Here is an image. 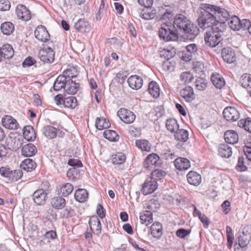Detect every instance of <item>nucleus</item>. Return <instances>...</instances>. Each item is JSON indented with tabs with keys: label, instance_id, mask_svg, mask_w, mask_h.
<instances>
[{
	"label": "nucleus",
	"instance_id": "obj_1",
	"mask_svg": "<svg viewBox=\"0 0 251 251\" xmlns=\"http://www.w3.org/2000/svg\"><path fill=\"white\" fill-rule=\"evenodd\" d=\"M173 26L177 34L182 33L189 40L194 39L199 33V29L197 25L183 14H177L175 16Z\"/></svg>",
	"mask_w": 251,
	"mask_h": 251
},
{
	"label": "nucleus",
	"instance_id": "obj_2",
	"mask_svg": "<svg viewBox=\"0 0 251 251\" xmlns=\"http://www.w3.org/2000/svg\"><path fill=\"white\" fill-rule=\"evenodd\" d=\"M203 11L201 12L198 19V24L200 27L202 29L211 27L214 25L219 22L216 19V16L214 15L213 5L204 4L203 5Z\"/></svg>",
	"mask_w": 251,
	"mask_h": 251
},
{
	"label": "nucleus",
	"instance_id": "obj_3",
	"mask_svg": "<svg viewBox=\"0 0 251 251\" xmlns=\"http://www.w3.org/2000/svg\"><path fill=\"white\" fill-rule=\"evenodd\" d=\"M226 28V24L222 22H218L214 25L210 29L206 32L204 34V41L209 42L210 45H214L213 38L214 37L218 42L223 40V32Z\"/></svg>",
	"mask_w": 251,
	"mask_h": 251
},
{
	"label": "nucleus",
	"instance_id": "obj_4",
	"mask_svg": "<svg viewBox=\"0 0 251 251\" xmlns=\"http://www.w3.org/2000/svg\"><path fill=\"white\" fill-rule=\"evenodd\" d=\"M172 25L165 23L162 24L159 30V36L160 39L165 41H176L178 39L176 31L172 29Z\"/></svg>",
	"mask_w": 251,
	"mask_h": 251
},
{
	"label": "nucleus",
	"instance_id": "obj_5",
	"mask_svg": "<svg viewBox=\"0 0 251 251\" xmlns=\"http://www.w3.org/2000/svg\"><path fill=\"white\" fill-rule=\"evenodd\" d=\"M51 43H49L47 46L44 47V49L40 50L38 52V56L40 60L45 63H50L54 60L55 52L50 44Z\"/></svg>",
	"mask_w": 251,
	"mask_h": 251
},
{
	"label": "nucleus",
	"instance_id": "obj_6",
	"mask_svg": "<svg viewBox=\"0 0 251 251\" xmlns=\"http://www.w3.org/2000/svg\"><path fill=\"white\" fill-rule=\"evenodd\" d=\"M117 115L122 121L127 124L133 123L135 119V115L133 112L126 108L119 110Z\"/></svg>",
	"mask_w": 251,
	"mask_h": 251
},
{
	"label": "nucleus",
	"instance_id": "obj_7",
	"mask_svg": "<svg viewBox=\"0 0 251 251\" xmlns=\"http://www.w3.org/2000/svg\"><path fill=\"white\" fill-rule=\"evenodd\" d=\"M161 161L159 156L154 153L149 155L144 162V167L148 170H151L153 166H160Z\"/></svg>",
	"mask_w": 251,
	"mask_h": 251
},
{
	"label": "nucleus",
	"instance_id": "obj_8",
	"mask_svg": "<svg viewBox=\"0 0 251 251\" xmlns=\"http://www.w3.org/2000/svg\"><path fill=\"white\" fill-rule=\"evenodd\" d=\"M157 181L152 178L147 179L143 184L141 192L144 195H147L154 192L157 188Z\"/></svg>",
	"mask_w": 251,
	"mask_h": 251
},
{
	"label": "nucleus",
	"instance_id": "obj_9",
	"mask_svg": "<svg viewBox=\"0 0 251 251\" xmlns=\"http://www.w3.org/2000/svg\"><path fill=\"white\" fill-rule=\"evenodd\" d=\"M223 114L226 120L229 122L236 121L240 117L238 111L233 107H227L225 108Z\"/></svg>",
	"mask_w": 251,
	"mask_h": 251
},
{
	"label": "nucleus",
	"instance_id": "obj_10",
	"mask_svg": "<svg viewBox=\"0 0 251 251\" xmlns=\"http://www.w3.org/2000/svg\"><path fill=\"white\" fill-rule=\"evenodd\" d=\"M213 8L214 9L213 13L216 16V19L218 20L219 22H224L226 24V21H227L229 18V12L224 8H221L213 5Z\"/></svg>",
	"mask_w": 251,
	"mask_h": 251
},
{
	"label": "nucleus",
	"instance_id": "obj_11",
	"mask_svg": "<svg viewBox=\"0 0 251 251\" xmlns=\"http://www.w3.org/2000/svg\"><path fill=\"white\" fill-rule=\"evenodd\" d=\"M34 35L36 39L43 42H47L50 39V34L46 27L40 25L38 26L34 31Z\"/></svg>",
	"mask_w": 251,
	"mask_h": 251
},
{
	"label": "nucleus",
	"instance_id": "obj_12",
	"mask_svg": "<svg viewBox=\"0 0 251 251\" xmlns=\"http://www.w3.org/2000/svg\"><path fill=\"white\" fill-rule=\"evenodd\" d=\"M16 12L18 18L23 21H27L31 18L30 11L24 5H18L16 7Z\"/></svg>",
	"mask_w": 251,
	"mask_h": 251
},
{
	"label": "nucleus",
	"instance_id": "obj_13",
	"mask_svg": "<svg viewBox=\"0 0 251 251\" xmlns=\"http://www.w3.org/2000/svg\"><path fill=\"white\" fill-rule=\"evenodd\" d=\"M180 95L187 102H192L196 98L193 88L189 86H186L180 91Z\"/></svg>",
	"mask_w": 251,
	"mask_h": 251
},
{
	"label": "nucleus",
	"instance_id": "obj_14",
	"mask_svg": "<svg viewBox=\"0 0 251 251\" xmlns=\"http://www.w3.org/2000/svg\"><path fill=\"white\" fill-rule=\"evenodd\" d=\"M47 195V193L43 189L36 190L32 195L34 203L39 205L44 204L46 202Z\"/></svg>",
	"mask_w": 251,
	"mask_h": 251
},
{
	"label": "nucleus",
	"instance_id": "obj_15",
	"mask_svg": "<svg viewBox=\"0 0 251 251\" xmlns=\"http://www.w3.org/2000/svg\"><path fill=\"white\" fill-rule=\"evenodd\" d=\"M22 141L23 140L19 137L9 136V138L6 139L8 150L11 149L13 151H17L21 147Z\"/></svg>",
	"mask_w": 251,
	"mask_h": 251
},
{
	"label": "nucleus",
	"instance_id": "obj_16",
	"mask_svg": "<svg viewBox=\"0 0 251 251\" xmlns=\"http://www.w3.org/2000/svg\"><path fill=\"white\" fill-rule=\"evenodd\" d=\"M129 86L135 90L139 89L143 85V80L142 77L137 75L130 76L127 79Z\"/></svg>",
	"mask_w": 251,
	"mask_h": 251
},
{
	"label": "nucleus",
	"instance_id": "obj_17",
	"mask_svg": "<svg viewBox=\"0 0 251 251\" xmlns=\"http://www.w3.org/2000/svg\"><path fill=\"white\" fill-rule=\"evenodd\" d=\"M222 56L224 60L228 63H233L236 60L235 52L230 48L223 49Z\"/></svg>",
	"mask_w": 251,
	"mask_h": 251
},
{
	"label": "nucleus",
	"instance_id": "obj_18",
	"mask_svg": "<svg viewBox=\"0 0 251 251\" xmlns=\"http://www.w3.org/2000/svg\"><path fill=\"white\" fill-rule=\"evenodd\" d=\"M89 225L94 233L97 235L101 233V224L97 216H92L89 220Z\"/></svg>",
	"mask_w": 251,
	"mask_h": 251
},
{
	"label": "nucleus",
	"instance_id": "obj_19",
	"mask_svg": "<svg viewBox=\"0 0 251 251\" xmlns=\"http://www.w3.org/2000/svg\"><path fill=\"white\" fill-rule=\"evenodd\" d=\"M2 124L5 128L10 129H16L18 126L17 121L9 115L4 116L2 119Z\"/></svg>",
	"mask_w": 251,
	"mask_h": 251
},
{
	"label": "nucleus",
	"instance_id": "obj_20",
	"mask_svg": "<svg viewBox=\"0 0 251 251\" xmlns=\"http://www.w3.org/2000/svg\"><path fill=\"white\" fill-rule=\"evenodd\" d=\"M176 168L179 170H186L190 167V161L185 158L179 157L174 161Z\"/></svg>",
	"mask_w": 251,
	"mask_h": 251
},
{
	"label": "nucleus",
	"instance_id": "obj_21",
	"mask_svg": "<svg viewBox=\"0 0 251 251\" xmlns=\"http://www.w3.org/2000/svg\"><path fill=\"white\" fill-rule=\"evenodd\" d=\"M76 30L82 33L88 32L90 30V26L88 21L85 19H80L75 25Z\"/></svg>",
	"mask_w": 251,
	"mask_h": 251
},
{
	"label": "nucleus",
	"instance_id": "obj_22",
	"mask_svg": "<svg viewBox=\"0 0 251 251\" xmlns=\"http://www.w3.org/2000/svg\"><path fill=\"white\" fill-rule=\"evenodd\" d=\"M189 183L194 186H198L201 182V176L194 171H190L187 175Z\"/></svg>",
	"mask_w": 251,
	"mask_h": 251
},
{
	"label": "nucleus",
	"instance_id": "obj_23",
	"mask_svg": "<svg viewBox=\"0 0 251 251\" xmlns=\"http://www.w3.org/2000/svg\"><path fill=\"white\" fill-rule=\"evenodd\" d=\"M79 83L74 80H67L65 91L69 94L74 95L78 90Z\"/></svg>",
	"mask_w": 251,
	"mask_h": 251
},
{
	"label": "nucleus",
	"instance_id": "obj_24",
	"mask_svg": "<svg viewBox=\"0 0 251 251\" xmlns=\"http://www.w3.org/2000/svg\"><path fill=\"white\" fill-rule=\"evenodd\" d=\"M0 53L1 58L10 59L14 55V50L11 45L5 44L0 48Z\"/></svg>",
	"mask_w": 251,
	"mask_h": 251
},
{
	"label": "nucleus",
	"instance_id": "obj_25",
	"mask_svg": "<svg viewBox=\"0 0 251 251\" xmlns=\"http://www.w3.org/2000/svg\"><path fill=\"white\" fill-rule=\"evenodd\" d=\"M224 137L226 142L230 144H236L239 139L237 133L234 130L226 131L224 134Z\"/></svg>",
	"mask_w": 251,
	"mask_h": 251
},
{
	"label": "nucleus",
	"instance_id": "obj_26",
	"mask_svg": "<svg viewBox=\"0 0 251 251\" xmlns=\"http://www.w3.org/2000/svg\"><path fill=\"white\" fill-rule=\"evenodd\" d=\"M162 225L159 222L154 223L151 227V234L153 237L159 239L163 234Z\"/></svg>",
	"mask_w": 251,
	"mask_h": 251
},
{
	"label": "nucleus",
	"instance_id": "obj_27",
	"mask_svg": "<svg viewBox=\"0 0 251 251\" xmlns=\"http://www.w3.org/2000/svg\"><path fill=\"white\" fill-rule=\"evenodd\" d=\"M78 74L79 71L77 68L71 67L65 70L61 75L66 78V80H73V79L76 77Z\"/></svg>",
	"mask_w": 251,
	"mask_h": 251
},
{
	"label": "nucleus",
	"instance_id": "obj_28",
	"mask_svg": "<svg viewBox=\"0 0 251 251\" xmlns=\"http://www.w3.org/2000/svg\"><path fill=\"white\" fill-rule=\"evenodd\" d=\"M24 138L28 141H32L36 138V134L33 127L30 126H25L23 129Z\"/></svg>",
	"mask_w": 251,
	"mask_h": 251
},
{
	"label": "nucleus",
	"instance_id": "obj_29",
	"mask_svg": "<svg viewBox=\"0 0 251 251\" xmlns=\"http://www.w3.org/2000/svg\"><path fill=\"white\" fill-rule=\"evenodd\" d=\"M37 152L36 147L31 143L25 145L22 149V153L25 156H32Z\"/></svg>",
	"mask_w": 251,
	"mask_h": 251
},
{
	"label": "nucleus",
	"instance_id": "obj_30",
	"mask_svg": "<svg viewBox=\"0 0 251 251\" xmlns=\"http://www.w3.org/2000/svg\"><path fill=\"white\" fill-rule=\"evenodd\" d=\"M213 84L218 89H221L225 85L224 78L219 74H213L211 76Z\"/></svg>",
	"mask_w": 251,
	"mask_h": 251
},
{
	"label": "nucleus",
	"instance_id": "obj_31",
	"mask_svg": "<svg viewBox=\"0 0 251 251\" xmlns=\"http://www.w3.org/2000/svg\"><path fill=\"white\" fill-rule=\"evenodd\" d=\"M75 200L79 202H85L88 197V193L84 189H78L75 193Z\"/></svg>",
	"mask_w": 251,
	"mask_h": 251
},
{
	"label": "nucleus",
	"instance_id": "obj_32",
	"mask_svg": "<svg viewBox=\"0 0 251 251\" xmlns=\"http://www.w3.org/2000/svg\"><path fill=\"white\" fill-rule=\"evenodd\" d=\"M43 134L48 139L55 138L57 135V129L50 126H45L42 129Z\"/></svg>",
	"mask_w": 251,
	"mask_h": 251
},
{
	"label": "nucleus",
	"instance_id": "obj_33",
	"mask_svg": "<svg viewBox=\"0 0 251 251\" xmlns=\"http://www.w3.org/2000/svg\"><path fill=\"white\" fill-rule=\"evenodd\" d=\"M21 167L26 172H31L36 167V163L30 158L25 159L21 164Z\"/></svg>",
	"mask_w": 251,
	"mask_h": 251
},
{
	"label": "nucleus",
	"instance_id": "obj_34",
	"mask_svg": "<svg viewBox=\"0 0 251 251\" xmlns=\"http://www.w3.org/2000/svg\"><path fill=\"white\" fill-rule=\"evenodd\" d=\"M219 154L222 157L228 158L232 155L231 148L226 144H222L219 148Z\"/></svg>",
	"mask_w": 251,
	"mask_h": 251
},
{
	"label": "nucleus",
	"instance_id": "obj_35",
	"mask_svg": "<svg viewBox=\"0 0 251 251\" xmlns=\"http://www.w3.org/2000/svg\"><path fill=\"white\" fill-rule=\"evenodd\" d=\"M148 91L153 98H156L160 96V88L158 84L154 81H152L149 83Z\"/></svg>",
	"mask_w": 251,
	"mask_h": 251
},
{
	"label": "nucleus",
	"instance_id": "obj_36",
	"mask_svg": "<svg viewBox=\"0 0 251 251\" xmlns=\"http://www.w3.org/2000/svg\"><path fill=\"white\" fill-rule=\"evenodd\" d=\"M51 206L57 209L63 208L66 205V200L62 197H55L51 199L50 202Z\"/></svg>",
	"mask_w": 251,
	"mask_h": 251
},
{
	"label": "nucleus",
	"instance_id": "obj_37",
	"mask_svg": "<svg viewBox=\"0 0 251 251\" xmlns=\"http://www.w3.org/2000/svg\"><path fill=\"white\" fill-rule=\"evenodd\" d=\"M73 190V185L70 183H66L60 187L58 190V193L64 197H67L71 194Z\"/></svg>",
	"mask_w": 251,
	"mask_h": 251
},
{
	"label": "nucleus",
	"instance_id": "obj_38",
	"mask_svg": "<svg viewBox=\"0 0 251 251\" xmlns=\"http://www.w3.org/2000/svg\"><path fill=\"white\" fill-rule=\"evenodd\" d=\"M140 219L142 224H145L146 225L151 223L153 222L152 213L150 211H145L140 213Z\"/></svg>",
	"mask_w": 251,
	"mask_h": 251
},
{
	"label": "nucleus",
	"instance_id": "obj_39",
	"mask_svg": "<svg viewBox=\"0 0 251 251\" xmlns=\"http://www.w3.org/2000/svg\"><path fill=\"white\" fill-rule=\"evenodd\" d=\"M66 78L62 75H59L56 79L53 84V88L55 91H59L62 88L65 89L66 86Z\"/></svg>",
	"mask_w": 251,
	"mask_h": 251
},
{
	"label": "nucleus",
	"instance_id": "obj_40",
	"mask_svg": "<svg viewBox=\"0 0 251 251\" xmlns=\"http://www.w3.org/2000/svg\"><path fill=\"white\" fill-rule=\"evenodd\" d=\"M111 160L113 164L121 165L126 161V156L123 152H119L113 154L111 157Z\"/></svg>",
	"mask_w": 251,
	"mask_h": 251
},
{
	"label": "nucleus",
	"instance_id": "obj_41",
	"mask_svg": "<svg viewBox=\"0 0 251 251\" xmlns=\"http://www.w3.org/2000/svg\"><path fill=\"white\" fill-rule=\"evenodd\" d=\"M240 21L237 16H234L229 18L227 21L230 28L234 30H238L240 29Z\"/></svg>",
	"mask_w": 251,
	"mask_h": 251
},
{
	"label": "nucleus",
	"instance_id": "obj_42",
	"mask_svg": "<svg viewBox=\"0 0 251 251\" xmlns=\"http://www.w3.org/2000/svg\"><path fill=\"white\" fill-rule=\"evenodd\" d=\"M77 104V100L75 97L70 96L64 98L63 105L65 107L74 109Z\"/></svg>",
	"mask_w": 251,
	"mask_h": 251
},
{
	"label": "nucleus",
	"instance_id": "obj_43",
	"mask_svg": "<svg viewBox=\"0 0 251 251\" xmlns=\"http://www.w3.org/2000/svg\"><path fill=\"white\" fill-rule=\"evenodd\" d=\"M175 139L181 142H186L189 138V133L186 130L178 129L175 134Z\"/></svg>",
	"mask_w": 251,
	"mask_h": 251
},
{
	"label": "nucleus",
	"instance_id": "obj_44",
	"mask_svg": "<svg viewBox=\"0 0 251 251\" xmlns=\"http://www.w3.org/2000/svg\"><path fill=\"white\" fill-rule=\"evenodd\" d=\"M96 126L98 129L102 130L110 126V123L105 118H97L96 121Z\"/></svg>",
	"mask_w": 251,
	"mask_h": 251
},
{
	"label": "nucleus",
	"instance_id": "obj_45",
	"mask_svg": "<svg viewBox=\"0 0 251 251\" xmlns=\"http://www.w3.org/2000/svg\"><path fill=\"white\" fill-rule=\"evenodd\" d=\"M1 32L5 35H10L14 30L13 24L9 22L3 23L0 26Z\"/></svg>",
	"mask_w": 251,
	"mask_h": 251
},
{
	"label": "nucleus",
	"instance_id": "obj_46",
	"mask_svg": "<svg viewBox=\"0 0 251 251\" xmlns=\"http://www.w3.org/2000/svg\"><path fill=\"white\" fill-rule=\"evenodd\" d=\"M207 81L203 77H198L195 81V87L199 91H204L207 87Z\"/></svg>",
	"mask_w": 251,
	"mask_h": 251
},
{
	"label": "nucleus",
	"instance_id": "obj_47",
	"mask_svg": "<svg viewBox=\"0 0 251 251\" xmlns=\"http://www.w3.org/2000/svg\"><path fill=\"white\" fill-rule=\"evenodd\" d=\"M166 126L167 129L171 132H176L179 128L177 121L174 119L167 120L166 122Z\"/></svg>",
	"mask_w": 251,
	"mask_h": 251
},
{
	"label": "nucleus",
	"instance_id": "obj_48",
	"mask_svg": "<svg viewBox=\"0 0 251 251\" xmlns=\"http://www.w3.org/2000/svg\"><path fill=\"white\" fill-rule=\"evenodd\" d=\"M103 136L109 141L116 142L119 140V135L117 132L113 130H106L103 132Z\"/></svg>",
	"mask_w": 251,
	"mask_h": 251
},
{
	"label": "nucleus",
	"instance_id": "obj_49",
	"mask_svg": "<svg viewBox=\"0 0 251 251\" xmlns=\"http://www.w3.org/2000/svg\"><path fill=\"white\" fill-rule=\"evenodd\" d=\"M240 127L243 128L247 131L251 133V119H242L238 122Z\"/></svg>",
	"mask_w": 251,
	"mask_h": 251
},
{
	"label": "nucleus",
	"instance_id": "obj_50",
	"mask_svg": "<svg viewBox=\"0 0 251 251\" xmlns=\"http://www.w3.org/2000/svg\"><path fill=\"white\" fill-rule=\"evenodd\" d=\"M240 82L243 87L246 89L251 88V75L248 74L243 75Z\"/></svg>",
	"mask_w": 251,
	"mask_h": 251
},
{
	"label": "nucleus",
	"instance_id": "obj_51",
	"mask_svg": "<svg viewBox=\"0 0 251 251\" xmlns=\"http://www.w3.org/2000/svg\"><path fill=\"white\" fill-rule=\"evenodd\" d=\"M136 146L141 150L149 151L151 149L150 144L146 140H137Z\"/></svg>",
	"mask_w": 251,
	"mask_h": 251
},
{
	"label": "nucleus",
	"instance_id": "obj_52",
	"mask_svg": "<svg viewBox=\"0 0 251 251\" xmlns=\"http://www.w3.org/2000/svg\"><path fill=\"white\" fill-rule=\"evenodd\" d=\"M23 175V171L20 169L11 170L8 179L11 181H17L22 177Z\"/></svg>",
	"mask_w": 251,
	"mask_h": 251
},
{
	"label": "nucleus",
	"instance_id": "obj_53",
	"mask_svg": "<svg viewBox=\"0 0 251 251\" xmlns=\"http://www.w3.org/2000/svg\"><path fill=\"white\" fill-rule=\"evenodd\" d=\"M238 238V244L241 248H244L246 247L251 239V238L248 237L241 233L239 234Z\"/></svg>",
	"mask_w": 251,
	"mask_h": 251
},
{
	"label": "nucleus",
	"instance_id": "obj_54",
	"mask_svg": "<svg viewBox=\"0 0 251 251\" xmlns=\"http://www.w3.org/2000/svg\"><path fill=\"white\" fill-rule=\"evenodd\" d=\"M176 63L173 60H166L162 63V67L165 71H172L175 69Z\"/></svg>",
	"mask_w": 251,
	"mask_h": 251
},
{
	"label": "nucleus",
	"instance_id": "obj_55",
	"mask_svg": "<svg viewBox=\"0 0 251 251\" xmlns=\"http://www.w3.org/2000/svg\"><path fill=\"white\" fill-rule=\"evenodd\" d=\"M176 54L174 50H164L160 52V56L166 58V60H170Z\"/></svg>",
	"mask_w": 251,
	"mask_h": 251
},
{
	"label": "nucleus",
	"instance_id": "obj_56",
	"mask_svg": "<svg viewBox=\"0 0 251 251\" xmlns=\"http://www.w3.org/2000/svg\"><path fill=\"white\" fill-rule=\"evenodd\" d=\"M185 50L193 57L196 56L198 54V48L195 44H191L187 46Z\"/></svg>",
	"mask_w": 251,
	"mask_h": 251
},
{
	"label": "nucleus",
	"instance_id": "obj_57",
	"mask_svg": "<svg viewBox=\"0 0 251 251\" xmlns=\"http://www.w3.org/2000/svg\"><path fill=\"white\" fill-rule=\"evenodd\" d=\"M181 80L184 82H190L194 79L193 75L189 72H185L181 74L180 76Z\"/></svg>",
	"mask_w": 251,
	"mask_h": 251
},
{
	"label": "nucleus",
	"instance_id": "obj_58",
	"mask_svg": "<svg viewBox=\"0 0 251 251\" xmlns=\"http://www.w3.org/2000/svg\"><path fill=\"white\" fill-rule=\"evenodd\" d=\"M166 172L161 170H155L152 172L151 175L152 179H154L156 181L157 179H161L162 177L166 176Z\"/></svg>",
	"mask_w": 251,
	"mask_h": 251
},
{
	"label": "nucleus",
	"instance_id": "obj_59",
	"mask_svg": "<svg viewBox=\"0 0 251 251\" xmlns=\"http://www.w3.org/2000/svg\"><path fill=\"white\" fill-rule=\"evenodd\" d=\"M194 69L197 73H201L205 71L204 64L201 61H197L194 63Z\"/></svg>",
	"mask_w": 251,
	"mask_h": 251
},
{
	"label": "nucleus",
	"instance_id": "obj_60",
	"mask_svg": "<svg viewBox=\"0 0 251 251\" xmlns=\"http://www.w3.org/2000/svg\"><path fill=\"white\" fill-rule=\"evenodd\" d=\"M126 73L120 71L116 75V80L120 84H123L125 82L126 78Z\"/></svg>",
	"mask_w": 251,
	"mask_h": 251
},
{
	"label": "nucleus",
	"instance_id": "obj_61",
	"mask_svg": "<svg viewBox=\"0 0 251 251\" xmlns=\"http://www.w3.org/2000/svg\"><path fill=\"white\" fill-rule=\"evenodd\" d=\"M11 7L10 2L8 0H0V10L7 11Z\"/></svg>",
	"mask_w": 251,
	"mask_h": 251
},
{
	"label": "nucleus",
	"instance_id": "obj_62",
	"mask_svg": "<svg viewBox=\"0 0 251 251\" xmlns=\"http://www.w3.org/2000/svg\"><path fill=\"white\" fill-rule=\"evenodd\" d=\"M240 29L243 28V29H248L249 31V29L251 26V21L247 19H243L240 21Z\"/></svg>",
	"mask_w": 251,
	"mask_h": 251
},
{
	"label": "nucleus",
	"instance_id": "obj_63",
	"mask_svg": "<svg viewBox=\"0 0 251 251\" xmlns=\"http://www.w3.org/2000/svg\"><path fill=\"white\" fill-rule=\"evenodd\" d=\"M236 168L240 171H243L246 170L247 167L244 165V158L243 156L239 157L238 164Z\"/></svg>",
	"mask_w": 251,
	"mask_h": 251
},
{
	"label": "nucleus",
	"instance_id": "obj_64",
	"mask_svg": "<svg viewBox=\"0 0 251 251\" xmlns=\"http://www.w3.org/2000/svg\"><path fill=\"white\" fill-rule=\"evenodd\" d=\"M190 233V230H186L184 228L178 229L176 232V235L181 238H184L186 236L188 235Z\"/></svg>",
	"mask_w": 251,
	"mask_h": 251
}]
</instances>
